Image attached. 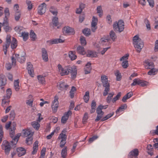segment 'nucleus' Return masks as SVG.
<instances>
[{"label": "nucleus", "mask_w": 158, "mask_h": 158, "mask_svg": "<svg viewBox=\"0 0 158 158\" xmlns=\"http://www.w3.org/2000/svg\"><path fill=\"white\" fill-rule=\"evenodd\" d=\"M77 51L78 53L82 55H84L85 53L84 48L81 46L77 47Z\"/></svg>", "instance_id": "obj_26"}, {"label": "nucleus", "mask_w": 158, "mask_h": 158, "mask_svg": "<svg viewBox=\"0 0 158 158\" xmlns=\"http://www.w3.org/2000/svg\"><path fill=\"white\" fill-rule=\"evenodd\" d=\"M63 32L70 35H73L75 34L73 28L69 27H65L64 29Z\"/></svg>", "instance_id": "obj_16"}, {"label": "nucleus", "mask_w": 158, "mask_h": 158, "mask_svg": "<svg viewBox=\"0 0 158 158\" xmlns=\"http://www.w3.org/2000/svg\"><path fill=\"white\" fill-rule=\"evenodd\" d=\"M64 41L60 39H55L52 40H48L47 42L50 45L53 44H56L59 43H63Z\"/></svg>", "instance_id": "obj_19"}, {"label": "nucleus", "mask_w": 158, "mask_h": 158, "mask_svg": "<svg viewBox=\"0 0 158 158\" xmlns=\"http://www.w3.org/2000/svg\"><path fill=\"white\" fill-rule=\"evenodd\" d=\"M21 15V12L19 11H16L15 13V19L16 21L19 20V19L20 18Z\"/></svg>", "instance_id": "obj_49"}, {"label": "nucleus", "mask_w": 158, "mask_h": 158, "mask_svg": "<svg viewBox=\"0 0 158 158\" xmlns=\"http://www.w3.org/2000/svg\"><path fill=\"white\" fill-rule=\"evenodd\" d=\"M121 96V92H119L117 95L116 96V97L112 99V102H113L114 103Z\"/></svg>", "instance_id": "obj_61"}, {"label": "nucleus", "mask_w": 158, "mask_h": 158, "mask_svg": "<svg viewBox=\"0 0 158 158\" xmlns=\"http://www.w3.org/2000/svg\"><path fill=\"white\" fill-rule=\"evenodd\" d=\"M145 68L146 69H150L154 67L153 63L152 62L148 60H145L144 62Z\"/></svg>", "instance_id": "obj_17"}, {"label": "nucleus", "mask_w": 158, "mask_h": 158, "mask_svg": "<svg viewBox=\"0 0 158 158\" xmlns=\"http://www.w3.org/2000/svg\"><path fill=\"white\" fill-rule=\"evenodd\" d=\"M28 33L25 32H22L21 37H22L23 40L24 41H26L28 37Z\"/></svg>", "instance_id": "obj_37"}, {"label": "nucleus", "mask_w": 158, "mask_h": 158, "mask_svg": "<svg viewBox=\"0 0 158 158\" xmlns=\"http://www.w3.org/2000/svg\"><path fill=\"white\" fill-rule=\"evenodd\" d=\"M1 146L2 149L4 150L5 154L8 155L11 149V146L10 143L6 140H4Z\"/></svg>", "instance_id": "obj_6"}, {"label": "nucleus", "mask_w": 158, "mask_h": 158, "mask_svg": "<svg viewBox=\"0 0 158 158\" xmlns=\"http://www.w3.org/2000/svg\"><path fill=\"white\" fill-rule=\"evenodd\" d=\"M16 126V123H13L10 128V137L12 138V140L10 142L11 144L13 145H15L16 144L18 140V138L20 136L19 135H18L14 137Z\"/></svg>", "instance_id": "obj_2"}, {"label": "nucleus", "mask_w": 158, "mask_h": 158, "mask_svg": "<svg viewBox=\"0 0 158 158\" xmlns=\"http://www.w3.org/2000/svg\"><path fill=\"white\" fill-rule=\"evenodd\" d=\"M127 107V106L126 104H124L121 105L119 108L116 110V113H117L119 112H121L123 110L126 109Z\"/></svg>", "instance_id": "obj_38"}, {"label": "nucleus", "mask_w": 158, "mask_h": 158, "mask_svg": "<svg viewBox=\"0 0 158 158\" xmlns=\"http://www.w3.org/2000/svg\"><path fill=\"white\" fill-rule=\"evenodd\" d=\"M23 27L21 26H17L15 28V31L18 33L20 34L22 33L21 31L23 30Z\"/></svg>", "instance_id": "obj_52"}, {"label": "nucleus", "mask_w": 158, "mask_h": 158, "mask_svg": "<svg viewBox=\"0 0 158 158\" xmlns=\"http://www.w3.org/2000/svg\"><path fill=\"white\" fill-rule=\"evenodd\" d=\"M124 23L122 20H120L118 22H114L113 24L114 30L115 31L120 32L123 31L124 29Z\"/></svg>", "instance_id": "obj_5"}, {"label": "nucleus", "mask_w": 158, "mask_h": 158, "mask_svg": "<svg viewBox=\"0 0 158 158\" xmlns=\"http://www.w3.org/2000/svg\"><path fill=\"white\" fill-rule=\"evenodd\" d=\"M72 112L69 110L68 111L65 112L61 118V122L63 123H65L69 118L70 115L72 114Z\"/></svg>", "instance_id": "obj_12"}, {"label": "nucleus", "mask_w": 158, "mask_h": 158, "mask_svg": "<svg viewBox=\"0 0 158 158\" xmlns=\"http://www.w3.org/2000/svg\"><path fill=\"white\" fill-rule=\"evenodd\" d=\"M96 108V103L94 100L92 101L91 104V109L90 110V113L92 114L94 113L95 110Z\"/></svg>", "instance_id": "obj_32"}, {"label": "nucleus", "mask_w": 158, "mask_h": 158, "mask_svg": "<svg viewBox=\"0 0 158 158\" xmlns=\"http://www.w3.org/2000/svg\"><path fill=\"white\" fill-rule=\"evenodd\" d=\"M10 102L9 98H6V96L4 97V98L2 100V106L6 107L8 105Z\"/></svg>", "instance_id": "obj_31"}, {"label": "nucleus", "mask_w": 158, "mask_h": 158, "mask_svg": "<svg viewBox=\"0 0 158 158\" xmlns=\"http://www.w3.org/2000/svg\"><path fill=\"white\" fill-rule=\"evenodd\" d=\"M68 86V85L61 81L59 82V84L57 85L58 88L61 90H63L64 89H67Z\"/></svg>", "instance_id": "obj_24"}, {"label": "nucleus", "mask_w": 158, "mask_h": 158, "mask_svg": "<svg viewBox=\"0 0 158 158\" xmlns=\"http://www.w3.org/2000/svg\"><path fill=\"white\" fill-rule=\"evenodd\" d=\"M110 37L113 41H114L117 38L115 33L113 31H111L110 33Z\"/></svg>", "instance_id": "obj_48"}, {"label": "nucleus", "mask_w": 158, "mask_h": 158, "mask_svg": "<svg viewBox=\"0 0 158 158\" xmlns=\"http://www.w3.org/2000/svg\"><path fill=\"white\" fill-rule=\"evenodd\" d=\"M23 135L25 137H27L31 135H33V133L31 132L30 129H25L23 130Z\"/></svg>", "instance_id": "obj_30"}, {"label": "nucleus", "mask_w": 158, "mask_h": 158, "mask_svg": "<svg viewBox=\"0 0 158 158\" xmlns=\"http://www.w3.org/2000/svg\"><path fill=\"white\" fill-rule=\"evenodd\" d=\"M17 60L20 63H22L24 62L25 60V58L24 56H21L20 57L19 56L17 58Z\"/></svg>", "instance_id": "obj_59"}, {"label": "nucleus", "mask_w": 158, "mask_h": 158, "mask_svg": "<svg viewBox=\"0 0 158 158\" xmlns=\"http://www.w3.org/2000/svg\"><path fill=\"white\" fill-rule=\"evenodd\" d=\"M58 99L59 98L58 96H55L54 97V100L52 102V112L53 113H55L57 111L59 105Z\"/></svg>", "instance_id": "obj_8"}, {"label": "nucleus", "mask_w": 158, "mask_h": 158, "mask_svg": "<svg viewBox=\"0 0 158 158\" xmlns=\"http://www.w3.org/2000/svg\"><path fill=\"white\" fill-rule=\"evenodd\" d=\"M156 69L153 68L151 69L148 72V74L150 75H154L156 74Z\"/></svg>", "instance_id": "obj_54"}, {"label": "nucleus", "mask_w": 158, "mask_h": 158, "mask_svg": "<svg viewBox=\"0 0 158 158\" xmlns=\"http://www.w3.org/2000/svg\"><path fill=\"white\" fill-rule=\"evenodd\" d=\"M133 82L131 84V86H135L136 85H139L141 80L139 78L135 79L133 80Z\"/></svg>", "instance_id": "obj_41"}, {"label": "nucleus", "mask_w": 158, "mask_h": 158, "mask_svg": "<svg viewBox=\"0 0 158 158\" xmlns=\"http://www.w3.org/2000/svg\"><path fill=\"white\" fill-rule=\"evenodd\" d=\"M114 94V93H110L109 94L108 96L106 98V102L108 103H110Z\"/></svg>", "instance_id": "obj_50"}, {"label": "nucleus", "mask_w": 158, "mask_h": 158, "mask_svg": "<svg viewBox=\"0 0 158 158\" xmlns=\"http://www.w3.org/2000/svg\"><path fill=\"white\" fill-rule=\"evenodd\" d=\"M70 73H71V77L73 79L75 78L76 76L77 70L76 68L72 67V70H71Z\"/></svg>", "instance_id": "obj_34"}, {"label": "nucleus", "mask_w": 158, "mask_h": 158, "mask_svg": "<svg viewBox=\"0 0 158 158\" xmlns=\"http://www.w3.org/2000/svg\"><path fill=\"white\" fill-rule=\"evenodd\" d=\"M38 141H35L33 144V150L32 152V154L34 155L36 154L38 149Z\"/></svg>", "instance_id": "obj_27"}, {"label": "nucleus", "mask_w": 158, "mask_h": 158, "mask_svg": "<svg viewBox=\"0 0 158 158\" xmlns=\"http://www.w3.org/2000/svg\"><path fill=\"white\" fill-rule=\"evenodd\" d=\"M144 23L146 25V27L148 30H150L151 29L150 23L149 21L147 19H144Z\"/></svg>", "instance_id": "obj_60"}, {"label": "nucleus", "mask_w": 158, "mask_h": 158, "mask_svg": "<svg viewBox=\"0 0 158 158\" xmlns=\"http://www.w3.org/2000/svg\"><path fill=\"white\" fill-rule=\"evenodd\" d=\"M91 69V64L88 62L86 64L85 68V74L89 73Z\"/></svg>", "instance_id": "obj_25"}, {"label": "nucleus", "mask_w": 158, "mask_h": 158, "mask_svg": "<svg viewBox=\"0 0 158 158\" xmlns=\"http://www.w3.org/2000/svg\"><path fill=\"white\" fill-rule=\"evenodd\" d=\"M32 135H31L27 136V137L26 138V143L28 145L31 144L32 143V141L33 140Z\"/></svg>", "instance_id": "obj_45"}, {"label": "nucleus", "mask_w": 158, "mask_h": 158, "mask_svg": "<svg viewBox=\"0 0 158 158\" xmlns=\"http://www.w3.org/2000/svg\"><path fill=\"white\" fill-rule=\"evenodd\" d=\"M46 151V148H44L42 149L41 152V155L40 157V158H44L45 155V152Z\"/></svg>", "instance_id": "obj_64"}, {"label": "nucleus", "mask_w": 158, "mask_h": 158, "mask_svg": "<svg viewBox=\"0 0 158 158\" xmlns=\"http://www.w3.org/2000/svg\"><path fill=\"white\" fill-rule=\"evenodd\" d=\"M69 56L72 60H75L77 56L75 55V52L74 51H70L69 53Z\"/></svg>", "instance_id": "obj_29"}, {"label": "nucleus", "mask_w": 158, "mask_h": 158, "mask_svg": "<svg viewBox=\"0 0 158 158\" xmlns=\"http://www.w3.org/2000/svg\"><path fill=\"white\" fill-rule=\"evenodd\" d=\"M67 155V147H64L63 148L61 152V156L63 158H65Z\"/></svg>", "instance_id": "obj_35"}, {"label": "nucleus", "mask_w": 158, "mask_h": 158, "mask_svg": "<svg viewBox=\"0 0 158 158\" xmlns=\"http://www.w3.org/2000/svg\"><path fill=\"white\" fill-rule=\"evenodd\" d=\"M17 46V41L14 38H13L11 42V47L12 49H14Z\"/></svg>", "instance_id": "obj_36"}, {"label": "nucleus", "mask_w": 158, "mask_h": 158, "mask_svg": "<svg viewBox=\"0 0 158 158\" xmlns=\"http://www.w3.org/2000/svg\"><path fill=\"white\" fill-rule=\"evenodd\" d=\"M115 75L116 76V80L117 81H120L122 78V76L121 73L118 70H116L115 73Z\"/></svg>", "instance_id": "obj_40"}, {"label": "nucleus", "mask_w": 158, "mask_h": 158, "mask_svg": "<svg viewBox=\"0 0 158 158\" xmlns=\"http://www.w3.org/2000/svg\"><path fill=\"white\" fill-rule=\"evenodd\" d=\"M67 132L66 129H64L62 132L60 134L58 137V139H61V140H66L67 139V135L66 133Z\"/></svg>", "instance_id": "obj_22"}, {"label": "nucleus", "mask_w": 158, "mask_h": 158, "mask_svg": "<svg viewBox=\"0 0 158 158\" xmlns=\"http://www.w3.org/2000/svg\"><path fill=\"white\" fill-rule=\"evenodd\" d=\"M98 21L97 18L93 16L91 23V30L93 32H94L97 28L96 25L97 24Z\"/></svg>", "instance_id": "obj_14"}, {"label": "nucleus", "mask_w": 158, "mask_h": 158, "mask_svg": "<svg viewBox=\"0 0 158 158\" xmlns=\"http://www.w3.org/2000/svg\"><path fill=\"white\" fill-rule=\"evenodd\" d=\"M87 56L89 57H96L97 56V53L94 51L89 50L87 51Z\"/></svg>", "instance_id": "obj_23"}, {"label": "nucleus", "mask_w": 158, "mask_h": 158, "mask_svg": "<svg viewBox=\"0 0 158 158\" xmlns=\"http://www.w3.org/2000/svg\"><path fill=\"white\" fill-rule=\"evenodd\" d=\"M122 65L123 68H127L128 66V61L127 60L123 61L122 62Z\"/></svg>", "instance_id": "obj_62"}, {"label": "nucleus", "mask_w": 158, "mask_h": 158, "mask_svg": "<svg viewBox=\"0 0 158 158\" xmlns=\"http://www.w3.org/2000/svg\"><path fill=\"white\" fill-rule=\"evenodd\" d=\"M53 24L54 25L56 26L58 23V18L56 17H54L53 18L52 20Z\"/></svg>", "instance_id": "obj_57"}, {"label": "nucleus", "mask_w": 158, "mask_h": 158, "mask_svg": "<svg viewBox=\"0 0 158 158\" xmlns=\"http://www.w3.org/2000/svg\"><path fill=\"white\" fill-rule=\"evenodd\" d=\"M58 72L61 76L68 75L69 74L72 67L70 66H65L63 67L62 65L59 64L57 66Z\"/></svg>", "instance_id": "obj_4"}, {"label": "nucleus", "mask_w": 158, "mask_h": 158, "mask_svg": "<svg viewBox=\"0 0 158 158\" xmlns=\"http://www.w3.org/2000/svg\"><path fill=\"white\" fill-rule=\"evenodd\" d=\"M101 107V106H98L96 109V112L98 115L96 119L95 120L96 122H98L100 120L104 115V113L102 111V109Z\"/></svg>", "instance_id": "obj_9"}, {"label": "nucleus", "mask_w": 158, "mask_h": 158, "mask_svg": "<svg viewBox=\"0 0 158 158\" xmlns=\"http://www.w3.org/2000/svg\"><path fill=\"white\" fill-rule=\"evenodd\" d=\"M6 84V79L5 76L3 74L0 75V87L2 89Z\"/></svg>", "instance_id": "obj_18"}, {"label": "nucleus", "mask_w": 158, "mask_h": 158, "mask_svg": "<svg viewBox=\"0 0 158 158\" xmlns=\"http://www.w3.org/2000/svg\"><path fill=\"white\" fill-rule=\"evenodd\" d=\"M76 90V89L75 87L74 86H72L69 92L70 96L71 98H72L74 97V94Z\"/></svg>", "instance_id": "obj_44"}, {"label": "nucleus", "mask_w": 158, "mask_h": 158, "mask_svg": "<svg viewBox=\"0 0 158 158\" xmlns=\"http://www.w3.org/2000/svg\"><path fill=\"white\" fill-rule=\"evenodd\" d=\"M81 44L82 45H85L86 44V42L85 38L83 36H81L80 39Z\"/></svg>", "instance_id": "obj_56"}, {"label": "nucleus", "mask_w": 158, "mask_h": 158, "mask_svg": "<svg viewBox=\"0 0 158 158\" xmlns=\"http://www.w3.org/2000/svg\"><path fill=\"white\" fill-rule=\"evenodd\" d=\"M101 81L103 87H105L103 93V95L106 96L108 94L110 91V83L108 82V78L106 75H102L101 77Z\"/></svg>", "instance_id": "obj_3"}, {"label": "nucleus", "mask_w": 158, "mask_h": 158, "mask_svg": "<svg viewBox=\"0 0 158 158\" xmlns=\"http://www.w3.org/2000/svg\"><path fill=\"white\" fill-rule=\"evenodd\" d=\"M11 43L10 36L7 35L6 38V43L3 46V50L5 55L6 54L7 49L9 47Z\"/></svg>", "instance_id": "obj_10"}, {"label": "nucleus", "mask_w": 158, "mask_h": 158, "mask_svg": "<svg viewBox=\"0 0 158 158\" xmlns=\"http://www.w3.org/2000/svg\"><path fill=\"white\" fill-rule=\"evenodd\" d=\"M14 87L15 89L18 91L19 89V82L18 80H15L14 82Z\"/></svg>", "instance_id": "obj_43"}, {"label": "nucleus", "mask_w": 158, "mask_h": 158, "mask_svg": "<svg viewBox=\"0 0 158 158\" xmlns=\"http://www.w3.org/2000/svg\"><path fill=\"white\" fill-rule=\"evenodd\" d=\"M50 12L53 15H56L58 14V11L56 8L54 6H51L49 8Z\"/></svg>", "instance_id": "obj_28"}, {"label": "nucleus", "mask_w": 158, "mask_h": 158, "mask_svg": "<svg viewBox=\"0 0 158 158\" xmlns=\"http://www.w3.org/2000/svg\"><path fill=\"white\" fill-rule=\"evenodd\" d=\"M47 5L45 3H43L39 6L38 8V12L39 15H42L46 11Z\"/></svg>", "instance_id": "obj_11"}, {"label": "nucleus", "mask_w": 158, "mask_h": 158, "mask_svg": "<svg viewBox=\"0 0 158 158\" xmlns=\"http://www.w3.org/2000/svg\"><path fill=\"white\" fill-rule=\"evenodd\" d=\"M39 82L41 84H44L45 82L44 77L41 75H39L37 77Z\"/></svg>", "instance_id": "obj_42"}, {"label": "nucleus", "mask_w": 158, "mask_h": 158, "mask_svg": "<svg viewBox=\"0 0 158 158\" xmlns=\"http://www.w3.org/2000/svg\"><path fill=\"white\" fill-rule=\"evenodd\" d=\"M12 94V92L10 89H8L6 91V98H10Z\"/></svg>", "instance_id": "obj_58"}, {"label": "nucleus", "mask_w": 158, "mask_h": 158, "mask_svg": "<svg viewBox=\"0 0 158 158\" xmlns=\"http://www.w3.org/2000/svg\"><path fill=\"white\" fill-rule=\"evenodd\" d=\"M26 3L27 6V9L28 10H31L32 8V5L30 1H26Z\"/></svg>", "instance_id": "obj_63"}, {"label": "nucleus", "mask_w": 158, "mask_h": 158, "mask_svg": "<svg viewBox=\"0 0 158 158\" xmlns=\"http://www.w3.org/2000/svg\"><path fill=\"white\" fill-rule=\"evenodd\" d=\"M114 114V113L112 112V113H111L109 114H108L105 117L103 118L102 119L101 121H105V120L108 119V118H110L111 116H112Z\"/></svg>", "instance_id": "obj_55"}, {"label": "nucleus", "mask_w": 158, "mask_h": 158, "mask_svg": "<svg viewBox=\"0 0 158 158\" xmlns=\"http://www.w3.org/2000/svg\"><path fill=\"white\" fill-rule=\"evenodd\" d=\"M30 37L32 41L35 40L36 38V36L35 34L32 31H31L30 34Z\"/></svg>", "instance_id": "obj_51"}, {"label": "nucleus", "mask_w": 158, "mask_h": 158, "mask_svg": "<svg viewBox=\"0 0 158 158\" xmlns=\"http://www.w3.org/2000/svg\"><path fill=\"white\" fill-rule=\"evenodd\" d=\"M82 32L86 36H89L91 34L90 29L87 28L84 29L82 31Z\"/></svg>", "instance_id": "obj_47"}, {"label": "nucleus", "mask_w": 158, "mask_h": 158, "mask_svg": "<svg viewBox=\"0 0 158 158\" xmlns=\"http://www.w3.org/2000/svg\"><path fill=\"white\" fill-rule=\"evenodd\" d=\"M89 91H87L85 92L83 97V99L86 103L88 102L89 101Z\"/></svg>", "instance_id": "obj_46"}, {"label": "nucleus", "mask_w": 158, "mask_h": 158, "mask_svg": "<svg viewBox=\"0 0 158 158\" xmlns=\"http://www.w3.org/2000/svg\"><path fill=\"white\" fill-rule=\"evenodd\" d=\"M16 151L18 156L20 157L24 155L26 153V150L23 148L20 147L17 148Z\"/></svg>", "instance_id": "obj_21"}, {"label": "nucleus", "mask_w": 158, "mask_h": 158, "mask_svg": "<svg viewBox=\"0 0 158 158\" xmlns=\"http://www.w3.org/2000/svg\"><path fill=\"white\" fill-rule=\"evenodd\" d=\"M139 151L137 149H134L129 153L128 156L129 158H133L135 157V158H137V156L139 155Z\"/></svg>", "instance_id": "obj_15"}, {"label": "nucleus", "mask_w": 158, "mask_h": 158, "mask_svg": "<svg viewBox=\"0 0 158 158\" xmlns=\"http://www.w3.org/2000/svg\"><path fill=\"white\" fill-rule=\"evenodd\" d=\"M97 13L99 14V17H101L103 11L101 6H98L97 9Z\"/></svg>", "instance_id": "obj_53"}, {"label": "nucleus", "mask_w": 158, "mask_h": 158, "mask_svg": "<svg viewBox=\"0 0 158 158\" xmlns=\"http://www.w3.org/2000/svg\"><path fill=\"white\" fill-rule=\"evenodd\" d=\"M31 124L33 127L37 130H38L40 127V124L37 122H31Z\"/></svg>", "instance_id": "obj_39"}, {"label": "nucleus", "mask_w": 158, "mask_h": 158, "mask_svg": "<svg viewBox=\"0 0 158 158\" xmlns=\"http://www.w3.org/2000/svg\"><path fill=\"white\" fill-rule=\"evenodd\" d=\"M133 43L137 52H139L143 47V43L138 35H136L133 37Z\"/></svg>", "instance_id": "obj_1"}, {"label": "nucleus", "mask_w": 158, "mask_h": 158, "mask_svg": "<svg viewBox=\"0 0 158 158\" xmlns=\"http://www.w3.org/2000/svg\"><path fill=\"white\" fill-rule=\"evenodd\" d=\"M2 26L3 27L4 31L6 32L10 31L12 30L11 27L9 26L7 18H4L3 23H2Z\"/></svg>", "instance_id": "obj_7"}, {"label": "nucleus", "mask_w": 158, "mask_h": 158, "mask_svg": "<svg viewBox=\"0 0 158 158\" xmlns=\"http://www.w3.org/2000/svg\"><path fill=\"white\" fill-rule=\"evenodd\" d=\"M19 56V55L18 54H14L11 57L12 63V65H15L16 62V60L17 58H18V56Z\"/></svg>", "instance_id": "obj_33"}, {"label": "nucleus", "mask_w": 158, "mask_h": 158, "mask_svg": "<svg viewBox=\"0 0 158 158\" xmlns=\"http://www.w3.org/2000/svg\"><path fill=\"white\" fill-rule=\"evenodd\" d=\"M42 56L43 60L45 62H47L48 60V54L46 49L44 48H42Z\"/></svg>", "instance_id": "obj_20"}, {"label": "nucleus", "mask_w": 158, "mask_h": 158, "mask_svg": "<svg viewBox=\"0 0 158 158\" xmlns=\"http://www.w3.org/2000/svg\"><path fill=\"white\" fill-rule=\"evenodd\" d=\"M27 69L30 76L33 77L34 75V71L33 65L31 63L29 62L27 63Z\"/></svg>", "instance_id": "obj_13"}]
</instances>
